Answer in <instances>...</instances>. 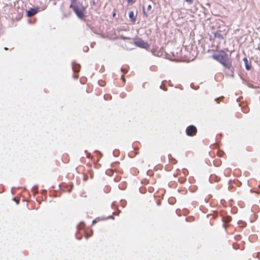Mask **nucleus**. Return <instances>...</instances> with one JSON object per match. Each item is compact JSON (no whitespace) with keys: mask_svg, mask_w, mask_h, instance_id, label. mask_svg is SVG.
<instances>
[{"mask_svg":"<svg viewBox=\"0 0 260 260\" xmlns=\"http://www.w3.org/2000/svg\"><path fill=\"white\" fill-rule=\"evenodd\" d=\"M214 36L216 38H218L220 40H222L224 39L223 36L220 34V32L217 31L214 33Z\"/></svg>","mask_w":260,"mask_h":260,"instance_id":"nucleus-10","label":"nucleus"},{"mask_svg":"<svg viewBox=\"0 0 260 260\" xmlns=\"http://www.w3.org/2000/svg\"><path fill=\"white\" fill-rule=\"evenodd\" d=\"M74 77L76 79H77L78 78V75H74Z\"/></svg>","mask_w":260,"mask_h":260,"instance_id":"nucleus-20","label":"nucleus"},{"mask_svg":"<svg viewBox=\"0 0 260 260\" xmlns=\"http://www.w3.org/2000/svg\"><path fill=\"white\" fill-rule=\"evenodd\" d=\"M14 200L15 201H16L17 204H18V203H19V201H17V200H16L15 198H14Z\"/></svg>","mask_w":260,"mask_h":260,"instance_id":"nucleus-22","label":"nucleus"},{"mask_svg":"<svg viewBox=\"0 0 260 260\" xmlns=\"http://www.w3.org/2000/svg\"><path fill=\"white\" fill-rule=\"evenodd\" d=\"M73 70L76 73H78L80 70V66L78 64H73Z\"/></svg>","mask_w":260,"mask_h":260,"instance_id":"nucleus-7","label":"nucleus"},{"mask_svg":"<svg viewBox=\"0 0 260 260\" xmlns=\"http://www.w3.org/2000/svg\"><path fill=\"white\" fill-rule=\"evenodd\" d=\"M72 188L69 190V192H71Z\"/></svg>","mask_w":260,"mask_h":260,"instance_id":"nucleus-26","label":"nucleus"},{"mask_svg":"<svg viewBox=\"0 0 260 260\" xmlns=\"http://www.w3.org/2000/svg\"><path fill=\"white\" fill-rule=\"evenodd\" d=\"M184 182V179H182V180L181 181V182L182 183V182Z\"/></svg>","mask_w":260,"mask_h":260,"instance_id":"nucleus-24","label":"nucleus"},{"mask_svg":"<svg viewBox=\"0 0 260 260\" xmlns=\"http://www.w3.org/2000/svg\"><path fill=\"white\" fill-rule=\"evenodd\" d=\"M224 154V152L222 151L218 150V151L217 152V155L219 157H222Z\"/></svg>","mask_w":260,"mask_h":260,"instance_id":"nucleus-12","label":"nucleus"},{"mask_svg":"<svg viewBox=\"0 0 260 260\" xmlns=\"http://www.w3.org/2000/svg\"><path fill=\"white\" fill-rule=\"evenodd\" d=\"M87 157L88 158H89V157H90V153H88V154H87Z\"/></svg>","mask_w":260,"mask_h":260,"instance_id":"nucleus-21","label":"nucleus"},{"mask_svg":"<svg viewBox=\"0 0 260 260\" xmlns=\"http://www.w3.org/2000/svg\"><path fill=\"white\" fill-rule=\"evenodd\" d=\"M220 162H218V164H217V165H216V164H215V165L218 166V165H220Z\"/></svg>","mask_w":260,"mask_h":260,"instance_id":"nucleus-25","label":"nucleus"},{"mask_svg":"<svg viewBox=\"0 0 260 260\" xmlns=\"http://www.w3.org/2000/svg\"><path fill=\"white\" fill-rule=\"evenodd\" d=\"M104 98L106 100H108V99H111V96L108 94L105 95Z\"/></svg>","mask_w":260,"mask_h":260,"instance_id":"nucleus-14","label":"nucleus"},{"mask_svg":"<svg viewBox=\"0 0 260 260\" xmlns=\"http://www.w3.org/2000/svg\"><path fill=\"white\" fill-rule=\"evenodd\" d=\"M134 44L142 48L147 49L149 47V44L141 38L135 39L134 41Z\"/></svg>","mask_w":260,"mask_h":260,"instance_id":"nucleus-3","label":"nucleus"},{"mask_svg":"<svg viewBox=\"0 0 260 260\" xmlns=\"http://www.w3.org/2000/svg\"><path fill=\"white\" fill-rule=\"evenodd\" d=\"M121 79L124 81V78L123 76H121Z\"/></svg>","mask_w":260,"mask_h":260,"instance_id":"nucleus-23","label":"nucleus"},{"mask_svg":"<svg viewBox=\"0 0 260 260\" xmlns=\"http://www.w3.org/2000/svg\"><path fill=\"white\" fill-rule=\"evenodd\" d=\"M112 172V170H107L106 171V173L109 175H111V172Z\"/></svg>","mask_w":260,"mask_h":260,"instance_id":"nucleus-16","label":"nucleus"},{"mask_svg":"<svg viewBox=\"0 0 260 260\" xmlns=\"http://www.w3.org/2000/svg\"><path fill=\"white\" fill-rule=\"evenodd\" d=\"M197 128L193 125H190L186 127V134L188 136H194L197 133Z\"/></svg>","mask_w":260,"mask_h":260,"instance_id":"nucleus-4","label":"nucleus"},{"mask_svg":"<svg viewBox=\"0 0 260 260\" xmlns=\"http://www.w3.org/2000/svg\"><path fill=\"white\" fill-rule=\"evenodd\" d=\"M212 58L220 63L225 68L230 69L232 68V61L228 54L223 50H219L212 55Z\"/></svg>","mask_w":260,"mask_h":260,"instance_id":"nucleus-1","label":"nucleus"},{"mask_svg":"<svg viewBox=\"0 0 260 260\" xmlns=\"http://www.w3.org/2000/svg\"><path fill=\"white\" fill-rule=\"evenodd\" d=\"M85 224L84 223H80L78 225V229L79 230H82L84 234H85V238L87 239L88 237L91 236V234L88 235L87 232L84 230Z\"/></svg>","mask_w":260,"mask_h":260,"instance_id":"nucleus-5","label":"nucleus"},{"mask_svg":"<svg viewBox=\"0 0 260 260\" xmlns=\"http://www.w3.org/2000/svg\"><path fill=\"white\" fill-rule=\"evenodd\" d=\"M129 17L130 18L131 21L133 22V23H135L136 22V17L134 15V13L133 11H131L129 13Z\"/></svg>","mask_w":260,"mask_h":260,"instance_id":"nucleus-8","label":"nucleus"},{"mask_svg":"<svg viewBox=\"0 0 260 260\" xmlns=\"http://www.w3.org/2000/svg\"><path fill=\"white\" fill-rule=\"evenodd\" d=\"M143 15H144L145 17H148V14L146 13V12L145 11L144 9L143 10Z\"/></svg>","mask_w":260,"mask_h":260,"instance_id":"nucleus-15","label":"nucleus"},{"mask_svg":"<svg viewBox=\"0 0 260 260\" xmlns=\"http://www.w3.org/2000/svg\"><path fill=\"white\" fill-rule=\"evenodd\" d=\"M243 61L245 62L246 69L247 70H250L251 67L250 65L248 64V61L247 58L245 57L243 58Z\"/></svg>","mask_w":260,"mask_h":260,"instance_id":"nucleus-9","label":"nucleus"},{"mask_svg":"<svg viewBox=\"0 0 260 260\" xmlns=\"http://www.w3.org/2000/svg\"><path fill=\"white\" fill-rule=\"evenodd\" d=\"M223 99V96L219 97V98L216 99L215 101H216V102L218 104H219V103H220V102L221 101H222Z\"/></svg>","mask_w":260,"mask_h":260,"instance_id":"nucleus-13","label":"nucleus"},{"mask_svg":"<svg viewBox=\"0 0 260 260\" xmlns=\"http://www.w3.org/2000/svg\"><path fill=\"white\" fill-rule=\"evenodd\" d=\"M71 4L70 6V8H72L76 15L78 16V18L82 19L85 16V8L83 6H81L80 8H79L77 5V0H71Z\"/></svg>","mask_w":260,"mask_h":260,"instance_id":"nucleus-2","label":"nucleus"},{"mask_svg":"<svg viewBox=\"0 0 260 260\" xmlns=\"http://www.w3.org/2000/svg\"><path fill=\"white\" fill-rule=\"evenodd\" d=\"M94 222H95V220L93 221V223H94Z\"/></svg>","mask_w":260,"mask_h":260,"instance_id":"nucleus-27","label":"nucleus"},{"mask_svg":"<svg viewBox=\"0 0 260 260\" xmlns=\"http://www.w3.org/2000/svg\"><path fill=\"white\" fill-rule=\"evenodd\" d=\"M222 220L224 222L228 223L231 221L232 218L230 216H226L223 217Z\"/></svg>","mask_w":260,"mask_h":260,"instance_id":"nucleus-11","label":"nucleus"},{"mask_svg":"<svg viewBox=\"0 0 260 260\" xmlns=\"http://www.w3.org/2000/svg\"><path fill=\"white\" fill-rule=\"evenodd\" d=\"M151 8H152V7H151V5H149L147 7V10L149 11V10H151Z\"/></svg>","mask_w":260,"mask_h":260,"instance_id":"nucleus-17","label":"nucleus"},{"mask_svg":"<svg viewBox=\"0 0 260 260\" xmlns=\"http://www.w3.org/2000/svg\"><path fill=\"white\" fill-rule=\"evenodd\" d=\"M37 13V11L35 9H30L27 12V15L28 17H31Z\"/></svg>","mask_w":260,"mask_h":260,"instance_id":"nucleus-6","label":"nucleus"},{"mask_svg":"<svg viewBox=\"0 0 260 260\" xmlns=\"http://www.w3.org/2000/svg\"><path fill=\"white\" fill-rule=\"evenodd\" d=\"M185 1L190 4L192 3V0H185Z\"/></svg>","mask_w":260,"mask_h":260,"instance_id":"nucleus-18","label":"nucleus"},{"mask_svg":"<svg viewBox=\"0 0 260 260\" xmlns=\"http://www.w3.org/2000/svg\"><path fill=\"white\" fill-rule=\"evenodd\" d=\"M127 1L128 3H133L134 2V0H127Z\"/></svg>","mask_w":260,"mask_h":260,"instance_id":"nucleus-19","label":"nucleus"}]
</instances>
